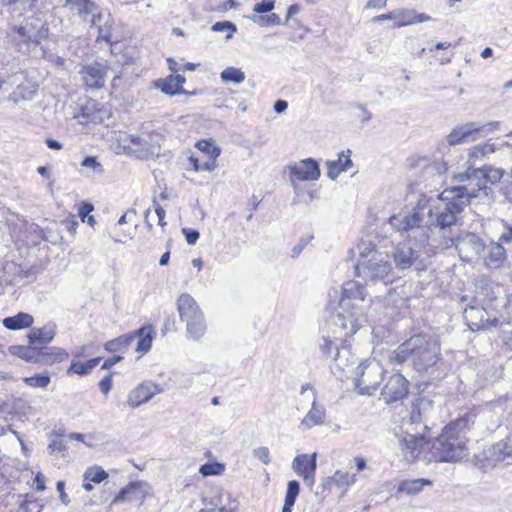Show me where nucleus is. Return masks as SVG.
<instances>
[{"instance_id":"3","label":"nucleus","mask_w":512,"mask_h":512,"mask_svg":"<svg viewBox=\"0 0 512 512\" xmlns=\"http://www.w3.org/2000/svg\"><path fill=\"white\" fill-rule=\"evenodd\" d=\"M468 420L458 418L445 426L431 447V458L435 462H456L467 454L465 429Z\"/></svg>"},{"instance_id":"1","label":"nucleus","mask_w":512,"mask_h":512,"mask_svg":"<svg viewBox=\"0 0 512 512\" xmlns=\"http://www.w3.org/2000/svg\"><path fill=\"white\" fill-rule=\"evenodd\" d=\"M409 358L414 369L420 373L427 372L440 359L438 339L429 335H415L399 345L390 355V361L396 364H402Z\"/></svg>"},{"instance_id":"49","label":"nucleus","mask_w":512,"mask_h":512,"mask_svg":"<svg viewBox=\"0 0 512 512\" xmlns=\"http://www.w3.org/2000/svg\"><path fill=\"white\" fill-rule=\"evenodd\" d=\"M495 150H496L495 144H493V143L478 144V145H475L470 148L469 156H470V158L477 159V158L489 155V154L495 152Z\"/></svg>"},{"instance_id":"26","label":"nucleus","mask_w":512,"mask_h":512,"mask_svg":"<svg viewBox=\"0 0 512 512\" xmlns=\"http://www.w3.org/2000/svg\"><path fill=\"white\" fill-rule=\"evenodd\" d=\"M432 407L431 402L427 399H419L412 405L410 413V426L411 431L416 434V430H419L424 434V431L428 428L426 424H423L425 413Z\"/></svg>"},{"instance_id":"23","label":"nucleus","mask_w":512,"mask_h":512,"mask_svg":"<svg viewBox=\"0 0 512 512\" xmlns=\"http://www.w3.org/2000/svg\"><path fill=\"white\" fill-rule=\"evenodd\" d=\"M481 129L480 125L476 122L458 126L448 134L447 142L449 145H457L475 141L477 139L475 135L479 133Z\"/></svg>"},{"instance_id":"39","label":"nucleus","mask_w":512,"mask_h":512,"mask_svg":"<svg viewBox=\"0 0 512 512\" xmlns=\"http://www.w3.org/2000/svg\"><path fill=\"white\" fill-rule=\"evenodd\" d=\"M112 22L113 20L110 17V14L103 15V19L101 22H98L97 25H90L91 27H96L98 29V37L97 40H104L107 43L116 42L113 38L112 34Z\"/></svg>"},{"instance_id":"27","label":"nucleus","mask_w":512,"mask_h":512,"mask_svg":"<svg viewBox=\"0 0 512 512\" xmlns=\"http://www.w3.org/2000/svg\"><path fill=\"white\" fill-rule=\"evenodd\" d=\"M485 250L484 265L486 267L496 269L504 265L507 259V253L505 247L501 246V243L492 240L486 245Z\"/></svg>"},{"instance_id":"29","label":"nucleus","mask_w":512,"mask_h":512,"mask_svg":"<svg viewBox=\"0 0 512 512\" xmlns=\"http://www.w3.org/2000/svg\"><path fill=\"white\" fill-rule=\"evenodd\" d=\"M396 19L394 27L400 28L403 26L422 23L429 21L431 17L424 13H418L414 9H398L395 10Z\"/></svg>"},{"instance_id":"14","label":"nucleus","mask_w":512,"mask_h":512,"mask_svg":"<svg viewBox=\"0 0 512 512\" xmlns=\"http://www.w3.org/2000/svg\"><path fill=\"white\" fill-rule=\"evenodd\" d=\"M364 321L363 308L348 309L346 311L339 309L333 318L336 326H339L345 335H353L362 326Z\"/></svg>"},{"instance_id":"52","label":"nucleus","mask_w":512,"mask_h":512,"mask_svg":"<svg viewBox=\"0 0 512 512\" xmlns=\"http://www.w3.org/2000/svg\"><path fill=\"white\" fill-rule=\"evenodd\" d=\"M224 466L219 463H206L200 467V473L204 476L220 475Z\"/></svg>"},{"instance_id":"13","label":"nucleus","mask_w":512,"mask_h":512,"mask_svg":"<svg viewBox=\"0 0 512 512\" xmlns=\"http://www.w3.org/2000/svg\"><path fill=\"white\" fill-rule=\"evenodd\" d=\"M427 444L424 434L419 430H416V434L407 430L406 435L399 440L402 455L407 462L415 461Z\"/></svg>"},{"instance_id":"24","label":"nucleus","mask_w":512,"mask_h":512,"mask_svg":"<svg viewBox=\"0 0 512 512\" xmlns=\"http://www.w3.org/2000/svg\"><path fill=\"white\" fill-rule=\"evenodd\" d=\"M148 485L144 482H131L115 496L112 504L120 502H142L148 492Z\"/></svg>"},{"instance_id":"64","label":"nucleus","mask_w":512,"mask_h":512,"mask_svg":"<svg viewBox=\"0 0 512 512\" xmlns=\"http://www.w3.org/2000/svg\"><path fill=\"white\" fill-rule=\"evenodd\" d=\"M65 483L63 481H58L56 484V489L59 492V497L61 502L67 506L70 503V499L68 495L64 491Z\"/></svg>"},{"instance_id":"46","label":"nucleus","mask_w":512,"mask_h":512,"mask_svg":"<svg viewBox=\"0 0 512 512\" xmlns=\"http://www.w3.org/2000/svg\"><path fill=\"white\" fill-rule=\"evenodd\" d=\"M196 147L203 153H205L206 155L210 156V159H214L216 160L220 153H221V150L219 147H217L214 142L210 139V140H200L197 142L196 144Z\"/></svg>"},{"instance_id":"63","label":"nucleus","mask_w":512,"mask_h":512,"mask_svg":"<svg viewBox=\"0 0 512 512\" xmlns=\"http://www.w3.org/2000/svg\"><path fill=\"white\" fill-rule=\"evenodd\" d=\"M99 388L103 394H108L112 389V376H105L99 383Z\"/></svg>"},{"instance_id":"10","label":"nucleus","mask_w":512,"mask_h":512,"mask_svg":"<svg viewBox=\"0 0 512 512\" xmlns=\"http://www.w3.org/2000/svg\"><path fill=\"white\" fill-rule=\"evenodd\" d=\"M454 188L455 190H461L463 192L462 196L466 198L467 205H480L481 211L489 209L495 202L494 190L487 186L485 183L478 182L475 185L469 183L464 185H457L454 186Z\"/></svg>"},{"instance_id":"28","label":"nucleus","mask_w":512,"mask_h":512,"mask_svg":"<svg viewBox=\"0 0 512 512\" xmlns=\"http://www.w3.org/2000/svg\"><path fill=\"white\" fill-rule=\"evenodd\" d=\"M394 261L399 269L411 267L418 259V251L407 243L397 245L393 253Z\"/></svg>"},{"instance_id":"34","label":"nucleus","mask_w":512,"mask_h":512,"mask_svg":"<svg viewBox=\"0 0 512 512\" xmlns=\"http://www.w3.org/2000/svg\"><path fill=\"white\" fill-rule=\"evenodd\" d=\"M56 335L55 324H47L42 328H33L28 334V341L30 344L49 343Z\"/></svg>"},{"instance_id":"48","label":"nucleus","mask_w":512,"mask_h":512,"mask_svg":"<svg viewBox=\"0 0 512 512\" xmlns=\"http://www.w3.org/2000/svg\"><path fill=\"white\" fill-rule=\"evenodd\" d=\"M83 477L85 481L100 483L108 477V474L101 467L92 466L85 471Z\"/></svg>"},{"instance_id":"5","label":"nucleus","mask_w":512,"mask_h":512,"mask_svg":"<svg viewBox=\"0 0 512 512\" xmlns=\"http://www.w3.org/2000/svg\"><path fill=\"white\" fill-rule=\"evenodd\" d=\"M461 190H455L454 186L444 189L438 198L444 202V207L436 214L435 225L442 231L444 240L448 238L446 232L453 226L463 222L462 212L467 206V200Z\"/></svg>"},{"instance_id":"7","label":"nucleus","mask_w":512,"mask_h":512,"mask_svg":"<svg viewBox=\"0 0 512 512\" xmlns=\"http://www.w3.org/2000/svg\"><path fill=\"white\" fill-rule=\"evenodd\" d=\"M443 249L455 247L462 261L472 262L479 259L485 251L486 243L473 232H463L456 237L449 236L443 241Z\"/></svg>"},{"instance_id":"8","label":"nucleus","mask_w":512,"mask_h":512,"mask_svg":"<svg viewBox=\"0 0 512 512\" xmlns=\"http://www.w3.org/2000/svg\"><path fill=\"white\" fill-rule=\"evenodd\" d=\"M389 223L398 232L418 233L421 243L428 240L430 225H428V221H424L417 213L414 214L410 211L404 215H393L389 218Z\"/></svg>"},{"instance_id":"41","label":"nucleus","mask_w":512,"mask_h":512,"mask_svg":"<svg viewBox=\"0 0 512 512\" xmlns=\"http://www.w3.org/2000/svg\"><path fill=\"white\" fill-rule=\"evenodd\" d=\"M431 481L428 479H414V480H406L402 481L398 486L399 492H404L406 494H417L419 493L425 485H431Z\"/></svg>"},{"instance_id":"4","label":"nucleus","mask_w":512,"mask_h":512,"mask_svg":"<svg viewBox=\"0 0 512 512\" xmlns=\"http://www.w3.org/2000/svg\"><path fill=\"white\" fill-rule=\"evenodd\" d=\"M357 250L359 259L354 266L356 276L385 285L392 282V266L386 255L375 250L371 244L362 243Z\"/></svg>"},{"instance_id":"18","label":"nucleus","mask_w":512,"mask_h":512,"mask_svg":"<svg viewBox=\"0 0 512 512\" xmlns=\"http://www.w3.org/2000/svg\"><path fill=\"white\" fill-rule=\"evenodd\" d=\"M65 6L90 25H97L103 19V14L97 12L96 4L91 0H65Z\"/></svg>"},{"instance_id":"2","label":"nucleus","mask_w":512,"mask_h":512,"mask_svg":"<svg viewBox=\"0 0 512 512\" xmlns=\"http://www.w3.org/2000/svg\"><path fill=\"white\" fill-rule=\"evenodd\" d=\"M9 36L21 54L42 57L45 55L43 42L48 39L49 25L40 15H32L19 25L13 24Z\"/></svg>"},{"instance_id":"30","label":"nucleus","mask_w":512,"mask_h":512,"mask_svg":"<svg viewBox=\"0 0 512 512\" xmlns=\"http://www.w3.org/2000/svg\"><path fill=\"white\" fill-rule=\"evenodd\" d=\"M336 354L333 357L334 367L341 372H350L357 363V357L353 355L346 346L336 347Z\"/></svg>"},{"instance_id":"22","label":"nucleus","mask_w":512,"mask_h":512,"mask_svg":"<svg viewBox=\"0 0 512 512\" xmlns=\"http://www.w3.org/2000/svg\"><path fill=\"white\" fill-rule=\"evenodd\" d=\"M80 73L87 87L99 89L104 86L107 68L101 63L94 62L84 66Z\"/></svg>"},{"instance_id":"9","label":"nucleus","mask_w":512,"mask_h":512,"mask_svg":"<svg viewBox=\"0 0 512 512\" xmlns=\"http://www.w3.org/2000/svg\"><path fill=\"white\" fill-rule=\"evenodd\" d=\"M383 369L381 365L372 361L366 365H358L356 387L362 395H372L382 381Z\"/></svg>"},{"instance_id":"43","label":"nucleus","mask_w":512,"mask_h":512,"mask_svg":"<svg viewBox=\"0 0 512 512\" xmlns=\"http://www.w3.org/2000/svg\"><path fill=\"white\" fill-rule=\"evenodd\" d=\"M100 358H93L88 360L85 363L82 362H72L70 368L68 369V373H76L79 375H86L90 373L100 362Z\"/></svg>"},{"instance_id":"61","label":"nucleus","mask_w":512,"mask_h":512,"mask_svg":"<svg viewBox=\"0 0 512 512\" xmlns=\"http://www.w3.org/2000/svg\"><path fill=\"white\" fill-rule=\"evenodd\" d=\"M182 233L185 236V239L189 245H194L200 236L197 230L191 228H183Z\"/></svg>"},{"instance_id":"57","label":"nucleus","mask_w":512,"mask_h":512,"mask_svg":"<svg viewBox=\"0 0 512 512\" xmlns=\"http://www.w3.org/2000/svg\"><path fill=\"white\" fill-rule=\"evenodd\" d=\"M275 7V0H263L261 2H257L253 7V12L257 14H262L266 12H270Z\"/></svg>"},{"instance_id":"31","label":"nucleus","mask_w":512,"mask_h":512,"mask_svg":"<svg viewBox=\"0 0 512 512\" xmlns=\"http://www.w3.org/2000/svg\"><path fill=\"white\" fill-rule=\"evenodd\" d=\"M350 154V150L343 151L339 154L337 161L327 162V175L330 179L335 180L341 172L347 171L352 166Z\"/></svg>"},{"instance_id":"19","label":"nucleus","mask_w":512,"mask_h":512,"mask_svg":"<svg viewBox=\"0 0 512 512\" xmlns=\"http://www.w3.org/2000/svg\"><path fill=\"white\" fill-rule=\"evenodd\" d=\"M291 180L314 181L320 177V168L318 163L311 159L301 160L289 166Z\"/></svg>"},{"instance_id":"12","label":"nucleus","mask_w":512,"mask_h":512,"mask_svg":"<svg viewBox=\"0 0 512 512\" xmlns=\"http://www.w3.org/2000/svg\"><path fill=\"white\" fill-rule=\"evenodd\" d=\"M367 290L363 284L358 281L350 280L342 285V295L339 301V309L348 310L362 308L353 303V301L365 302Z\"/></svg>"},{"instance_id":"33","label":"nucleus","mask_w":512,"mask_h":512,"mask_svg":"<svg viewBox=\"0 0 512 512\" xmlns=\"http://www.w3.org/2000/svg\"><path fill=\"white\" fill-rule=\"evenodd\" d=\"M33 322V316L25 312H19L14 316L6 317L2 320L3 326L13 331L29 328L32 326Z\"/></svg>"},{"instance_id":"55","label":"nucleus","mask_w":512,"mask_h":512,"mask_svg":"<svg viewBox=\"0 0 512 512\" xmlns=\"http://www.w3.org/2000/svg\"><path fill=\"white\" fill-rule=\"evenodd\" d=\"M299 491H300L299 482H297L296 480L289 481L287 484L285 500L295 503L296 498L299 494Z\"/></svg>"},{"instance_id":"20","label":"nucleus","mask_w":512,"mask_h":512,"mask_svg":"<svg viewBox=\"0 0 512 512\" xmlns=\"http://www.w3.org/2000/svg\"><path fill=\"white\" fill-rule=\"evenodd\" d=\"M316 458V453L312 455L300 454L297 455L293 461L294 471L302 476L304 482L310 487H312L315 482Z\"/></svg>"},{"instance_id":"37","label":"nucleus","mask_w":512,"mask_h":512,"mask_svg":"<svg viewBox=\"0 0 512 512\" xmlns=\"http://www.w3.org/2000/svg\"><path fill=\"white\" fill-rule=\"evenodd\" d=\"M152 333L151 327H142L132 334H136L135 341H137L136 350L141 353H146L150 350L152 344Z\"/></svg>"},{"instance_id":"32","label":"nucleus","mask_w":512,"mask_h":512,"mask_svg":"<svg viewBox=\"0 0 512 512\" xmlns=\"http://www.w3.org/2000/svg\"><path fill=\"white\" fill-rule=\"evenodd\" d=\"M325 417V408L316 402V396L313 392L312 407L301 421V425L306 429L323 424Z\"/></svg>"},{"instance_id":"21","label":"nucleus","mask_w":512,"mask_h":512,"mask_svg":"<svg viewBox=\"0 0 512 512\" xmlns=\"http://www.w3.org/2000/svg\"><path fill=\"white\" fill-rule=\"evenodd\" d=\"M486 234H492L493 230L500 231L497 243H501V246L512 245V225H509L504 220L499 218H488L482 219L481 224Z\"/></svg>"},{"instance_id":"25","label":"nucleus","mask_w":512,"mask_h":512,"mask_svg":"<svg viewBox=\"0 0 512 512\" xmlns=\"http://www.w3.org/2000/svg\"><path fill=\"white\" fill-rule=\"evenodd\" d=\"M159 392L158 385L149 382L142 383L129 393L128 404L130 407L136 408L151 400Z\"/></svg>"},{"instance_id":"56","label":"nucleus","mask_w":512,"mask_h":512,"mask_svg":"<svg viewBox=\"0 0 512 512\" xmlns=\"http://www.w3.org/2000/svg\"><path fill=\"white\" fill-rule=\"evenodd\" d=\"M42 505L35 500L23 501L15 512H41Z\"/></svg>"},{"instance_id":"16","label":"nucleus","mask_w":512,"mask_h":512,"mask_svg":"<svg viewBox=\"0 0 512 512\" xmlns=\"http://www.w3.org/2000/svg\"><path fill=\"white\" fill-rule=\"evenodd\" d=\"M13 77L14 82H17V86L10 94L9 99L15 104H18L22 101L32 100L38 90L37 83L29 79L26 73L22 71L15 73Z\"/></svg>"},{"instance_id":"6","label":"nucleus","mask_w":512,"mask_h":512,"mask_svg":"<svg viewBox=\"0 0 512 512\" xmlns=\"http://www.w3.org/2000/svg\"><path fill=\"white\" fill-rule=\"evenodd\" d=\"M177 309L180 319L186 322L188 335L195 340L200 339L206 332V324L196 300L191 295L183 293L177 299Z\"/></svg>"},{"instance_id":"58","label":"nucleus","mask_w":512,"mask_h":512,"mask_svg":"<svg viewBox=\"0 0 512 512\" xmlns=\"http://www.w3.org/2000/svg\"><path fill=\"white\" fill-rule=\"evenodd\" d=\"M66 449L67 443L60 437H56L48 445L49 454H54L56 452L62 453L66 451Z\"/></svg>"},{"instance_id":"38","label":"nucleus","mask_w":512,"mask_h":512,"mask_svg":"<svg viewBox=\"0 0 512 512\" xmlns=\"http://www.w3.org/2000/svg\"><path fill=\"white\" fill-rule=\"evenodd\" d=\"M12 353L17 355L21 359L31 362L39 363L42 359H39L41 350L40 347L33 346H14L12 347Z\"/></svg>"},{"instance_id":"44","label":"nucleus","mask_w":512,"mask_h":512,"mask_svg":"<svg viewBox=\"0 0 512 512\" xmlns=\"http://www.w3.org/2000/svg\"><path fill=\"white\" fill-rule=\"evenodd\" d=\"M220 78L224 82L240 84L245 80V74L238 68L228 67L221 72Z\"/></svg>"},{"instance_id":"54","label":"nucleus","mask_w":512,"mask_h":512,"mask_svg":"<svg viewBox=\"0 0 512 512\" xmlns=\"http://www.w3.org/2000/svg\"><path fill=\"white\" fill-rule=\"evenodd\" d=\"M81 166L84 168H90L96 174H99V175L104 173L103 165L101 163H99L95 157H92V156L85 157L81 163Z\"/></svg>"},{"instance_id":"50","label":"nucleus","mask_w":512,"mask_h":512,"mask_svg":"<svg viewBox=\"0 0 512 512\" xmlns=\"http://www.w3.org/2000/svg\"><path fill=\"white\" fill-rule=\"evenodd\" d=\"M156 87L159 88L166 95H177L181 94L178 86L174 84V82H170V77H166L165 79H159L156 81Z\"/></svg>"},{"instance_id":"59","label":"nucleus","mask_w":512,"mask_h":512,"mask_svg":"<svg viewBox=\"0 0 512 512\" xmlns=\"http://www.w3.org/2000/svg\"><path fill=\"white\" fill-rule=\"evenodd\" d=\"M127 138L130 144L140 147L142 151H150L148 141L145 137L139 135H128Z\"/></svg>"},{"instance_id":"60","label":"nucleus","mask_w":512,"mask_h":512,"mask_svg":"<svg viewBox=\"0 0 512 512\" xmlns=\"http://www.w3.org/2000/svg\"><path fill=\"white\" fill-rule=\"evenodd\" d=\"M253 454L257 459L266 465L271 462L270 451L268 447H258L253 450Z\"/></svg>"},{"instance_id":"40","label":"nucleus","mask_w":512,"mask_h":512,"mask_svg":"<svg viewBox=\"0 0 512 512\" xmlns=\"http://www.w3.org/2000/svg\"><path fill=\"white\" fill-rule=\"evenodd\" d=\"M473 175L478 178H484V181H481L482 183L486 184L488 181L492 184H495L502 179L504 176V171L500 168L488 167L474 170Z\"/></svg>"},{"instance_id":"11","label":"nucleus","mask_w":512,"mask_h":512,"mask_svg":"<svg viewBox=\"0 0 512 512\" xmlns=\"http://www.w3.org/2000/svg\"><path fill=\"white\" fill-rule=\"evenodd\" d=\"M479 460L483 469L494 468L502 461L512 463V440L504 439L488 446L479 456Z\"/></svg>"},{"instance_id":"15","label":"nucleus","mask_w":512,"mask_h":512,"mask_svg":"<svg viewBox=\"0 0 512 512\" xmlns=\"http://www.w3.org/2000/svg\"><path fill=\"white\" fill-rule=\"evenodd\" d=\"M408 380L400 373L393 374L381 391V398L386 404L403 399L408 393Z\"/></svg>"},{"instance_id":"36","label":"nucleus","mask_w":512,"mask_h":512,"mask_svg":"<svg viewBox=\"0 0 512 512\" xmlns=\"http://www.w3.org/2000/svg\"><path fill=\"white\" fill-rule=\"evenodd\" d=\"M41 353L39 359L40 364L52 365L57 362H62L68 359L69 354L59 347H40Z\"/></svg>"},{"instance_id":"35","label":"nucleus","mask_w":512,"mask_h":512,"mask_svg":"<svg viewBox=\"0 0 512 512\" xmlns=\"http://www.w3.org/2000/svg\"><path fill=\"white\" fill-rule=\"evenodd\" d=\"M434 206L432 205V198L426 194H420L417 198L415 206L411 212L418 214L424 221H428V225L432 222Z\"/></svg>"},{"instance_id":"17","label":"nucleus","mask_w":512,"mask_h":512,"mask_svg":"<svg viewBox=\"0 0 512 512\" xmlns=\"http://www.w3.org/2000/svg\"><path fill=\"white\" fill-rule=\"evenodd\" d=\"M463 318L467 326L472 331H478L488 327H495L498 325V319H491L484 308L476 306H468L463 312Z\"/></svg>"},{"instance_id":"51","label":"nucleus","mask_w":512,"mask_h":512,"mask_svg":"<svg viewBox=\"0 0 512 512\" xmlns=\"http://www.w3.org/2000/svg\"><path fill=\"white\" fill-rule=\"evenodd\" d=\"M189 161L192 164L195 171H213L216 168V160L212 158L205 162L200 163L198 159L191 156L189 158Z\"/></svg>"},{"instance_id":"45","label":"nucleus","mask_w":512,"mask_h":512,"mask_svg":"<svg viewBox=\"0 0 512 512\" xmlns=\"http://www.w3.org/2000/svg\"><path fill=\"white\" fill-rule=\"evenodd\" d=\"M328 481L337 487L350 486L355 482V475H350L347 471L338 470Z\"/></svg>"},{"instance_id":"47","label":"nucleus","mask_w":512,"mask_h":512,"mask_svg":"<svg viewBox=\"0 0 512 512\" xmlns=\"http://www.w3.org/2000/svg\"><path fill=\"white\" fill-rule=\"evenodd\" d=\"M23 382L33 388H46L50 383V376L48 372L44 374H36L31 377L22 378Z\"/></svg>"},{"instance_id":"62","label":"nucleus","mask_w":512,"mask_h":512,"mask_svg":"<svg viewBox=\"0 0 512 512\" xmlns=\"http://www.w3.org/2000/svg\"><path fill=\"white\" fill-rule=\"evenodd\" d=\"M94 206L91 203L83 202L78 210V215L82 222H85L89 214L93 211Z\"/></svg>"},{"instance_id":"53","label":"nucleus","mask_w":512,"mask_h":512,"mask_svg":"<svg viewBox=\"0 0 512 512\" xmlns=\"http://www.w3.org/2000/svg\"><path fill=\"white\" fill-rule=\"evenodd\" d=\"M212 30L215 32L229 31L226 38L230 39V38H232L233 33L236 31V26L230 21H221V22H216L212 26Z\"/></svg>"},{"instance_id":"42","label":"nucleus","mask_w":512,"mask_h":512,"mask_svg":"<svg viewBox=\"0 0 512 512\" xmlns=\"http://www.w3.org/2000/svg\"><path fill=\"white\" fill-rule=\"evenodd\" d=\"M136 336V334H126L110 340L105 343V349L109 352L119 351L122 347H127L134 342Z\"/></svg>"}]
</instances>
